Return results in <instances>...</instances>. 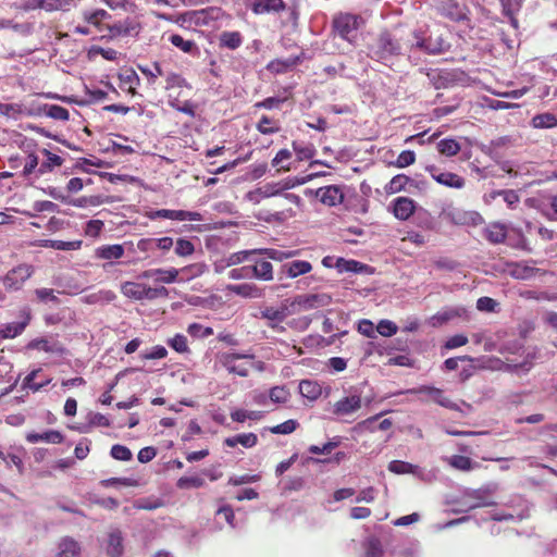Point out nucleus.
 Here are the masks:
<instances>
[{
    "label": "nucleus",
    "instance_id": "44",
    "mask_svg": "<svg viewBox=\"0 0 557 557\" xmlns=\"http://www.w3.org/2000/svg\"><path fill=\"white\" fill-rule=\"evenodd\" d=\"M169 106L175 109L178 112L185 113L191 117L196 115L195 104L191 101L181 102L177 97L169 98Z\"/></svg>",
    "mask_w": 557,
    "mask_h": 557
},
{
    "label": "nucleus",
    "instance_id": "34",
    "mask_svg": "<svg viewBox=\"0 0 557 557\" xmlns=\"http://www.w3.org/2000/svg\"><path fill=\"white\" fill-rule=\"evenodd\" d=\"M145 284L138 282H124L121 285V293L134 300H144Z\"/></svg>",
    "mask_w": 557,
    "mask_h": 557
},
{
    "label": "nucleus",
    "instance_id": "63",
    "mask_svg": "<svg viewBox=\"0 0 557 557\" xmlns=\"http://www.w3.org/2000/svg\"><path fill=\"white\" fill-rule=\"evenodd\" d=\"M397 325L389 320H381L376 326L377 333L385 337L393 336L397 333Z\"/></svg>",
    "mask_w": 557,
    "mask_h": 557
},
{
    "label": "nucleus",
    "instance_id": "9",
    "mask_svg": "<svg viewBox=\"0 0 557 557\" xmlns=\"http://www.w3.org/2000/svg\"><path fill=\"white\" fill-rule=\"evenodd\" d=\"M437 9L442 15L455 22L466 20L468 15L467 7L459 0H441Z\"/></svg>",
    "mask_w": 557,
    "mask_h": 557
},
{
    "label": "nucleus",
    "instance_id": "60",
    "mask_svg": "<svg viewBox=\"0 0 557 557\" xmlns=\"http://www.w3.org/2000/svg\"><path fill=\"white\" fill-rule=\"evenodd\" d=\"M157 275H156V282L170 284L176 281L178 275L177 269H156Z\"/></svg>",
    "mask_w": 557,
    "mask_h": 557
},
{
    "label": "nucleus",
    "instance_id": "47",
    "mask_svg": "<svg viewBox=\"0 0 557 557\" xmlns=\"http://www.w3.org/2000/svg\"><path fill=\"white\" fill-rule=\"evenodd\" d=\"M138 69L152 84L157 81L159 76L164 75V72L159 62H153L151 66L138 65Z\"/></svg>",
    "mask_w": 557,
    "mask_h": 557
},
{
    "label": "nucleus",
    "instance_id": "20",
    "mask_svg": "<svg viewBox=\"0 0 557 557\" xmlns=\"http://www.w3.org/2000/svg\"><path fill=\"white\" fill-rule=\"evenodd\" d=\"M317 196L320 198V201L330 207L339 205L344 200V194L342 189L336 185H330L320 188L317 191Z\"/></svg>",
    "mask_w": 557,
    "mask_h": 557
},
{
    "label": "nucleus",
    "instance_id": "36",
    "mask_svg": "<svg viewBox=\"0 0 557 557\" xmlns=\"http://www.w3.org/2000/svg\"><path fill=\"white\" fill-rule=\"evenodd\" d=\"M81 245H82L81 240L64 242V240H55V239H45V240L40 242L41 247L52 248L55 250H63V251L77 250L81 248Z\"/></svg>",
    "mask_w": 557,
    "mask_h": 557
},
{
    "label": "nucleus",
    "instance_id": "27",
    "mask_svg": "<svg viewBox=\"0 0 557 557\" xmlns=\"http://www.w3.org/2000/svg\"><path fill=\"white\" fill-rule=\"evenodd\" d=\"M252 278L260 281H272L273 280V265L270 261L258 260L253 265H250Z\"/></svg>",
    "mask_w": 557,
    "mask_h": 557
},
{
    "label": "nucleus",
    "instance_id": "56",
    "mask_svg": "<svg viewBox=\"0 0 557 557\" xmlns=\"http://www.w3.org/2000/svg\"><path fill=\"white\" fill-rule=\"evenodd\" d=\"M169 290L164 286L150 287L145 284L144 300H153L157 298H166Z\"/></svg>",
    "mask_w": 557,
    "mask_h": 557
},
{
    "label": "nucleus",
    "instance_id": "40",
    "mask_svg": "<svg viewBox=\"0 0 557 557\" xmlns=\"http://www.w3.org/2000/svg\"><path fill=\"white\" fill-rule=\"evenodd\" d=\"M243 44V36L239 32H223L220 35L222 47L235 50Z\"/></svg>",
    "mask_w": 557,
    "mask_h": 557
},
{
    "label": "nucleus",
    "instance_id": "15",
    "mask_svg": "<svg viewBox=\"0 0 557 557\" xmlns=\"http://www.w3.org/2000/svg\"><path fill=\"white\" fill-rule=\"evenodd\" d=\"M73 7H76V2L74 0H33L27 5L29 9H41L46 12H66Z\"/></svg>",
    "mask_w": 557,
    "mask_h": 557
},
{
    "label": "nucleus",
    "instance_id": "4",
    "mask_svg": "<svg viewBox=\"0 0 557 557\" xmlns=\"http://www.w3.org/2000/svg\"><path fill=\"white\" fill-rule=\"evenodd\" d=\"M288 314L289 311L286 305H282L280 307L267 306L260 310L259 318L265 320L268 327L283 333L285 332V327L282 325V322L288 317Z\"/></svg>",
    "mask_w": 557,
    "mask_h": 557
},
{
    "label": "nucleus",
    "instance_id": "11",
    "mask_svg": "<svg viewBox=\"0 0 557 557\" xmlns=\"http://www.w3.org/2000/svg\"><path fill=\"white\" fill-rule=\"evenodd\" d=\"M255 356L249 352L237 354V352H226L221 356L222 366L233 374H237L239 376L246 377L249 374V371L246 367L237 366L236 361L238 359H253Z\"/></svg>",
    "mask_w": 557,
    "mask_h": 557
},
{
    "label": "nucleus",
    "instance_id": "6",
    "mask_svg": "<svg viewBox=\"0 0 557 557\" xmlns=\"http://www.w3.org/2000/svg\"><path fill=\"white\" fill-rule=\"evenodd\" d=\"M361 406V394L357 391H354L333 405V413L339 417L349 416L357 412Z\"/></svg>",
    "mask_w": 557,
    "mask_h": 557
},
{
    "label": "nucleus",
    "instance_id": "61",
    "mask_svg": "<svg viewBox=\"0 0 557 557\" xmlns=\"http://www.w3.org/2000/svg\"><path fill=\"white\" fill-rule=\"evenodd\" d=\"M35 295L37 299L41 302H53L58 305L60 302L58 296L55 295L54 289L52 288H37L35 289Z\"/></svg>",
    "mask_w": 557,
    "mask_h": 557
},
{
    "label": "nucleus",
    "instance_id": "48",
    "mask_svg": "<svg viewBox=\"0 0 557 557\" xmlns=\"http://www.w3.org/2000/svg\"><path fill=\"white\" fill-rule=\"evenodd\" d=\"M170 42L186 53H191L195 49H197L196 44L193 40H186L177 34L170 36Z\"/></svg>",
    "mask_w": 557,
    "mask_h": 557
},
{
    "label": "nucleus",
    "instance_id": "21",
    "mask_svg": "<svg viewBox=\"0 0 557 557\" xmlns=\"http://www.w3.org/2000/svg\"><path fill=\"white\" fill-rule=\"evenodd\" d=\"M335 269L339 273L351 272V273H366V274H369V273L373 272L371 267H369L368 264L361 263V262L356 261V260H347V259H344V258H337L335 260Z\"/></svg>",
    "mask_w": 557,
    "mask_h": 557
},
{
    "label": "nucleus",
    "instance_id": "33",
    "mask_svg": "<svg viewBox=\"0 0 557 557\" xmlns=\"http://www.w3.org/2000/svg\"><path fill=\"white\" fill-rule=\"evenodd\" d=\"M107 553L111 557H120L123 554V537L120 530L109 533Z\"/></svg>",
    "mask_w": 557,
    "mask_h": 557
},
{
    "label": "nucleus",
    "instance_id": "43",
    "mask_svg": "<svg viewBox=\"0 0 557 557\" xmlns=\"http://www.w3.org/2000/svg\"><path fill=\"white\" fill-rule=\"evenodd\" d=\"M257 129L259 133L263 135H272L280 132L278 122L274 119H271L267 115H262L259 122L257 123Z\"/></svg>",
    "mask_w": 557,
    "mask_h": 557
},
{
    "label": "nucleus",
    "instance_id": "51",
    "mask_svg": "<svg viewBox=\"0 0 557 557\" xmlns=\"http://www.w3.org/2000/svg\"><path fill=\"white\" fill-rule=\"evenodd\" d=\"M416 466L401 460H393L388 465V470L396 474L414 473Z\"/></svg>",
    "mask_w": 557,
    "mask_h": 557
},
{
    "label": "nucleus",
    "instance_id": "31",
    "mask_svg": "<svg viewBox=\"0 0 557 557\" xmlns=\"http://www.w3.org/2000/svg\"><path fill=\"white\" fill-rule=\"evenodd\" d=\"M26 440L32 444L39 442L60 444L63 441V435L59 431L49 430L44 433H28Z\"/></svg>",
    "mask_w": 557,
    "mask_h": 557
},
{
    "label": "nucleus",
    "instance_id": "8",
    "mask_svg": "<svg viewBox=\"0 0 557 557\" xmlns=\"http://www.w3.org/2000/svg\"><path fill=\"white\" fill-rule=\"evenodd\" d=\"M425 170L431 174L432 178L435 182L443 186L461 189L466 184L463 177L459 176L456 173L443 172L435 165H428Z\"/></svg>",
    "mask_w": 557,
    "mask_h": 557
},
{
    "label": "nucleus",
    "instance_id": "58",
    "mask_svg": "<svg viewBox=\"0 0 557 557\" xmlns=\"http://www.w3.org/2000/svg\"><path fill=\"white\" fill-rule=\"evenodd\" d=\"M289 392L284 386H274L270 389L269 397L273 403L285 404L289 399Z\"/></svg>",
    "mask_w": 557,
    "mask_h": 557
},
{
    "label": "nucleus",
    "instance_id": "26",
    "mask_svg": "<svg viewBox=\"0 0 557 557\" xmlns=\"http://www.w3.org/2000/svg\"><path fill=\"white\" fill-rule=\"evenodd\" d=\"M0 114L18 120L24 115H32L33 112L23 103H0Z\"/></svg>",
    "mask_w": 557,
    "mask_h": 557
},
{
    "label": "nucleus",
    "instance_id": "35",
    "mask_svg": "<svg viewBox=\"0 0 557 557\" xmlns=\"http://www.w3.org/2000/svg\"><path fill=\"white\" fill-rule=\"evenodd\" d=\"M448 462L453 468L465 472L472 471L481 467L479 462L461 455L451 456Z\"/></svg>",
    "mask_w": 557,
    "mask_h": 557
},
{
    "label": "nucleus",
    "instance_id": "24",
    "mask_svg": "<svg viewBox=\"0 0 557 557\" xmlns=\"http://www.w3.org/2000/svg\"><path fill=\"white\" fill-rule=\"evenodd\" d=\"M54 557H81V546L74 539L63 537L58 544Z\"/></svg>",
    "mask_w": 557,
    "mask_h": 557
},
{
    "label": "nucleus",
    "instance_id": "18",
    "mask_svg": "<svg viewBox=\"0 0 557 557\" xmlns=\"http://www.w3.org/2000/svg\"><path fill=\"white\" fill-rule=\"evenodd\" d=\"M289 186L283 183H268L262 187L257 188L253 191L249 193V198L256 202H259L261 199L270 198L273 196L280 195L283 190L288 189Z\"/></svg>",
    "mask_w": 557,
    "mask_h": 557
},
{
    "label": "nucleus",
    "instance_id": "59",
    "mask_svg": "<svg viewBox=\"0 0 557 557\" xmlns=\"http://www.w3.org/2000/svg\"><path fill=\"white\" fill-rule=\"evenodd\" d=\"M110 455L112 458L121 461H129L133 458V454L124 445L115 444L111 447Z\"/></svg>",
    "mask_w": 557,
    "mask_h": 557
},
{
    "label": "nucleus",
    "instance_id": "2",
    "mask_svg": "<svg viewBox=\"0 0 557 557\" xmlns=\"http://www.w3.org/2000/svg\"><path fill=\"white\" fill-rule=\"evenodd\" d=\"M334 28L345 40L352 42L357 37V32L362 24V18L358 15L345 13L334 18Z\"/></svg>",
    "mask_w": 557,
    "mask_h": 557
},
{
    "label": "nucleus",
    "instance_id": "3",
    "mask_svg": "<svg viewBox=\"0 0 557 557\" xmlns=\"http://www.w3.org/2000/svg\"><path fill=\"white\" fill-rule=\"evenodd\" d=\"M33 273L32 265L18 264L3 276L2 284L7 290H20Z\"/></svg>",
    "mask_w": 557,
    "mask_h": 557
},
{
    "label": "nucleus",
    "instance_id": "1",
    "mask_svg": "<svg viewBox=\"0 0 557 557\" xmlns=\"http://www.w3.org/2000/svg\"><path fill=\"white\" fill-rule=\"evenodd\" d=\"M498 490L496 483L487 484L478 490H470L465 493L463 505L467 509H474L485 506H494L496 503L493 500V494Z\"/></svg>",
    "mask_w": 557,
    "mask_h": 557
},
{
    "label": "nucleus",
    "instance_id": "28",
    "mask_svg": "<svg viewBox=\"0 0 557 557\" xmlns=\"http://www.w3.org/2000/svg\"><path fill=\"white\" fill-rule=\"evenodd\" d=\"M445 47L446 42L441 35L433 36V34H431L428 38L425 36H420V49H424L429 53H440L445 49Z\"/></svg>",
    "mask_w": 557,
    "mask_h": 557
},
{
    "label": "nucleus",
    "instance_id": "5",
    "mask_svg": "<svg viewBox=\"0 0 557 557\" xmlns=\"http://www.w3.org/2000/svg\"><path fill=\"white\" fill-rule=\"evenodd\" d=\"M420 400L431 401L450 410L462 411L459 404L445 396L444 391L433 386H420Z\"/></svg>",
    "mask_w": 557,
    "mask_h": 557
},
{
    "label": "nucleus",
    "instance_id": "16",
    "mask_svg": "<svg viewBox=\"0 0 557 557\" xmlns=\"http://www.w3.org/2000/svg\"><path fill=\"white\" fill-rule=\"evenodd\" d=\"M312 270V264L306 260H293L282 264L280 269L281 278L283 276L295 278L300 275L307 274Z\"/></svg>",
    "mask_w": 557,
    "mask_h": 557
},
{
    "label": "nucleus",
    "instance_id": "19",
    "mask_svg": "<svg viewBox=\"0 0 557 557\" xmlns=\"http://www.w3.org/2000/svg\"><path fill=\"white\" fill-rule=\"evenodd\" d=\"M392 210L398 220H407L416 211V203L408 197H397L392 201Z\"/></svg>",
    "mask_w": 557,
    "mask_h": 557
},
{
    "label": "nucleus",
    "instance_id": "42",
    "mask_svg": "<svg viewBox=\"0 0 557 557\" xmlns=\"http://www.w3.org/2000/svg\"><path fill=\"white\" fill-rule=\"evenodd\" d=\"M532 126L534 128H552L557 126V116L553 113L546 112L536 114L532 119Z\"/></svg>",
    "mask_w": 557,
    "mask_h": 557
},
{
    "label": "nucleus",
    "instance_id": "45",
    "mask_svg": "<svg viewBox=\"0 0 557 557\" xmlns=\"http://www.w3.org/2000/svg\"><path fill=\"white\" fill-rule=\"evenodd\" d=\"M257 253H263L269 259L275 260V261H283L286 259H289L294 256H296L297 251L294 250H278V249H272V248H263V249H257Z\"/></svg>",
    "mask_w": 557,
    "mask_h": 557
},
{
    "label": "nucleus",
    "instance_id": "32",
    "mask_svg": "<svg viewBox=\"0 0 557 557\" xmlns=\"http://www.w3.org/2000/svg\"><path fill=\"white\" fill-rule=\"evenodd\" d=\"M299 393L302 397L313 401L317 400L322 394L321 385L311 380H302L299 383Z\"/></svg>",
    "mask_w": 557,
    "mask_h": 557
},
{
    "label": "nucleus",
    "instance_id": "30",
    "mask_svg": "<svg viewBox=\"0 0 557 557\" xmlns=\"http://www.w3.org/2000/svg\"><path fill=\"white\" fill-rule=\"evenodd\" d=\"M258 443V436L255 433H242L224 440V444L227 447H235L240 444L245 448L255 447Z\"/></svg>",
    "mask_w": 557,
    "mask_h": 557
},
{
    "label": "nucleus",
    "instance_id": "10",
    "mask_svg": "<svg viewBox=\"0 0 557 557\" xmlns=\"http://www.w3.org/2000/svg\"><path fill=\"white\" fill-rule=\"evenodd\" d=\"M151 220L170 219L176 221H201L202 216L196 211L160 209L148 214Z\"/></svg>",
    "mask_w": 557,
    "mask_h": 557
},
{
    "label": "nucleus",
    "instance_id": "38",
    "mask_svg": "<svg viewBox=\"0 0 557 557\" xmlns=\"http://www.w3.org/2000/svg\"><path fill=\"white\" fill-rule=\"evenodd\" d=\"M42 153L47 157V160L39 165L37 170L38 175H44L48 172H51L54 168L62 165L63 159L61 157L50 152L47 149H44Z\"/></svg>",
    "mask_w": 557,
    "mask_h": 557
},
{
    "label": "nucleus",
    "instance_id": "64",
    "mask_svg": "<svg viewBox=\"0 0 557 557\" xmlns=\"http://www.w3.org/2000/svg\"><path fill=\"white\" fill-rule=\"evenodd\" d=\"M195 251V247L191 242L180 238L175 245V253L180 257L190 256Z\"/></svg>",
    "mask_w": 557,
    "mask_h": 557
},
{
    "label": "nucleus",
    "instance_id": "7",
    "mask_svg": "<svg viewBox=\"0 0 557 557\" xmlns=\"http://www.w3.org/2000/svg\"><path fill=\"white\" fill-rule=\"evenodd\" d=\"M399 45L393 40L388 33L380 35L375 46L372 48L371 53L377 60H386L388 57L399 52Z\"/></svg>",
    "mask_w": 557,
    "mask_h": 557
},
{
    "label": "nucleus",
    "instance_id": "29",
    "mask_svg": "<svg viewBox=\"0 0 557 557\" xmlns=\"http://www.w3.org/2000/svg\"><path fill=\"white\" fill-rule=\"evenodd\" d=\"M95 256L102 260L120 259L124 256V247L120 244L102 245L96 249Z\"/></svg>",
    "mask_w": 557,
    "mask_h": 557
},
{
    "label": "nucleus",
    "instance_id": "52",
    "mask_svg": "<svg viewBox=\"0 0 557 557\" xmlns=\"http://www.w3.org/2000/svg\"><path fill=\"white\" fill-rule=\"evenodd\" d=\"M45 113L51 119L59 120V121H66L69 120V111L58 104H48L45 108Z\"/></svg>",
    "mask_w": 557,
    "mask_h": 557
},
{
    "label": "nucleus",
    "instance_id": "39",
    "mask_svg": "<svg viewBox=\"0 0 557 557\" xmlns=\"http://www.w3.org/2000/svg\"><path fill=\"white\" fill-rule=\"evenodd\" d=\"M436 149L445 157H453L461 150V144L453 138H444L436 144Z\"/></svg>",
    "mask_w": 557,
    "mask_h": 557
},
{
    "label": "nucleus",
    "instance_id": "50",
    "mask_svg": "<svg viewBox=\"0 0 557 557\" xmlns=\"http://www.w3.org/2000/svg\"><path fill=\"white\" fill-rule=\"evenodd\" d=\"M176 485L178 488H199L205 485V480L199 475L182 476Z\"/></svg>",
    "mask_w": 557,
    "mask_h": 557
},
{
    "label": "nucleus",
    "instance_id": "25",
    "mask_svg": "<svg viewBox=\"0 0 557 557\" xmlns=\"http://www.w3.org/2000/svg\"><path fill=\"white\" fill-rule=\"evenodd\" d=\"M301 62V55L289 57L286 59H275L271 61L267 69L275 74L285 73Z\"/></svg>",
    "mask_w": 557,
    "mask_h": 557
},
{
    "label": "nucleus",
    "instance_id": "13",
    "mask_svg": "<svg viewBox=\"0 0 557 557\" xmlns=\"http://www.w3.org/2000/svg\"><path fill=\"white\" fill-rule=\"evenodd\" d=\"M21 317L23 318L22 321L5 323L1 325L0 337L2 339L15 338L16 336L21 335L24 332L26 326L29 324L32 315L28 310H23L21 312Z\"/></svg>",
    "mask_w": 557,
    "mask_h": 557
},
{
    "label": "nucleus",
    "instance_id": "12",
    "mask_svg": "<svg viewBox=\"0 0 557 557\" xmlns=\"http://www.w3.org/2000/svg\"><path fill=\"white\" fill-rule=\"evenodd\" d=\"M220 9L207 8L186 13V21L196 26H209L220 17Z\"/></svg>",
    "mask_w": 557,
    "mask_h": 557
},
{
    "label": "nucleus",
    "instance_id": "14",
    "mask_svg": "<svg viewBox=\"0 0 557 557\" xmlns=\"http://www.w3.org/2000/svg\"><path fill=\"white\" fill-rule=\"evenodd\" d=\"M330 296L325 294L298 295L294 298L292 305H297L304 310H311L325 307L330 304Z\"/></svg>",
    "mask_w": 557,
    "mask_h": 557
},
{
    "label": "nucleus",
    "instance_id": "37",
    "mask_svg": "<svg viewBox=\"0 0 557 557\" xmlns=\"http://www.w3.org/2000/svg\"><path fill=\"white\" fill-rule=\"evenodd\" d=\"M507 230L504 224L494 223L485 228V237L492 244H500L505 240Z\"/></svg>",
    "mask_w": 557,
    "mask_h": 557
},
{
    "label": "nucleus",
    "instance_id": "55",
    "mask_svg": "<svg viewBox=\"0 0 557 557\" xmlns=\"http://www.w3.org/2000/svg\"><path fill=\"white\" fill-rule=\"evenodd\" d=\"M410 182V180L406 175H396L386 186V191L389 194L399 193L405 188V186Z\"/></svg>",
    "mask_w": 557,
    "mask_h": 557
},
{
    "label": "nucleus",
    "instance_id": "62",
    "mask_svg": "<svg viewBox=\"0 0 557 557\" xmlns=\"http://www.w3.org/2000/svg\"><path fill=\"white\" fill-rule=\"evenodd\" d=\"M297 426L298 422L296 420L290 419L281 424L272 426L270 429V432L273 434H290L297 429Z\"/></svg>",
    "mask_w": 557,
    "mask_h": 557
},
{
    "label": "nucleus",
    "instance_id": "17",
    "mask_svg": "<svg viewBox=\"0 0 557 557\" xmlns=\"http://www.w3.org/2000/svg\"><path fill=\"white\" fill-rule=\"evenodd\" d=\"M27 348L57 355H62L65 350L54 336L35 338L28 343Z\"/></svg>",
    "mask_w": 557,
    "mask_h": 557
},
{
    "label": "nucleus",
    "instance_id": "54",
    "mask_svg": "<svg viewBox=\"0 0 557 557\" xmlns=\"http://www.w3.org/2000/svg\"><path fill=\"white\" fill-rule=\"evenodd\" d=\"M187 332L193 337L207 338L213 334V329L200 323H191L188 325Z\"/></svg>",
    "mask_w": 557,
    "mask_h": 557
},
{
    "label": "nucleus",
    "instance_id": "41",
    "mask_svg": "<svg viewBox=\"0 0 557 557\" xmlns=\"http://www.w3.org/2000/svg\"><path fill=\"white\" fill-rule=\"evenodd\" d=\"M364 557H383L384 550L382 543L374 536L368 537L363 543Z\"/></svg>",
    "mask_w": 557,
    "mask_h": 557
},
{
    "label": "nucleus",
    "instance_id": "46",
    "mask_svg": "<svg viewBox=\"0 0 557 557\" xmlns=\"http://www.w3.org/2000/svg\"><path fill=\"white\" fill-rule=\"evenodd\" d=\"M257 249H250V250H242L237 252H233L230 256H227L224 260L225 267H232L236 264H240L249 259L251 255H256Z\"/></svg>",
    "mask_w": 557,
    "mask_h": 557
},
{
    "label": "nucleus",
    "instance_id": "23",
    "mask_svg": "<svg viewBox=\"0 0 557 557\" xmlns=\"http://www.w3.org/2000/svg\"><path fill=\"white\" fill-rule=\"evenodd\" d=\"M227 289L231 293L245 298H260L263 295L262 288L253 283L228 285Z\"/></svg>",
    "mask_w": 557,
    "mask_h": 557
},
{
    "label": "nucleus",
    "instance_id": "22",
    "mask_svg": "<svg viewBox=\"0 0 557 557\" xmlns=\"http://www.w3.org/2000/svg\"><path fill=\"white\" fill-rule=\"evenodd\" d=\"M285 9L283 0H253L251 10L255 14L277 13Z\"/></svg>",
    "mask_w": 557,
    "mask_h": 557
},
{
    "label": "nucleus",
    "instance_id": "53",
    "mask_svg": "<svg viewBox=\"0 0 557 557\" xmlns=\"http://www.w3.org/2000/svg\"><path fill=\"white\" fill-rule=\"evenodd\" d=\"M168 345L180 354H185L189 351L187 338L183 334H176L172 338L168 339Z\"/></svg>",
    "mask_w": 557,
    "mask_h": 557
},
{
    "label": "nucleus",
    "instance_id": "57",
    "mask_svg": "<svg viewBox=\"0 0 557 557\" xmlns=\"http://www.w3.org/2000/svg\"><path fill=\"white\" fill-rule=\"evenodd\" d=\"M39 372H40V370L37 369V370H33L30 373H28L26 375V377L24 379L23 386L32 389L33 392H38L40 388H42L44 386L49 384L50 380H46L40 383L34 382V379H36V376L38 375Z\"/></svg>",
    "mask_w": 557,
    "mask_h": 557
},
{
    "label": "nucleus",
    "instance_id": "49",
    "mask_svg": "<svg viewBox=\"0 0 557 557\" xmlns=\"http://www.w3.org/2000/svg\"><path fill=\"white\" fill-rule=\"evenodd\" d=\"M165 75V89L170 90V89H173V88H182V87H188V84L186 82V79L175 73V72H169V73H164Z\"/></svg>",
    "mask_w": 557,
    "mask_h": 557
}]
</instances>
